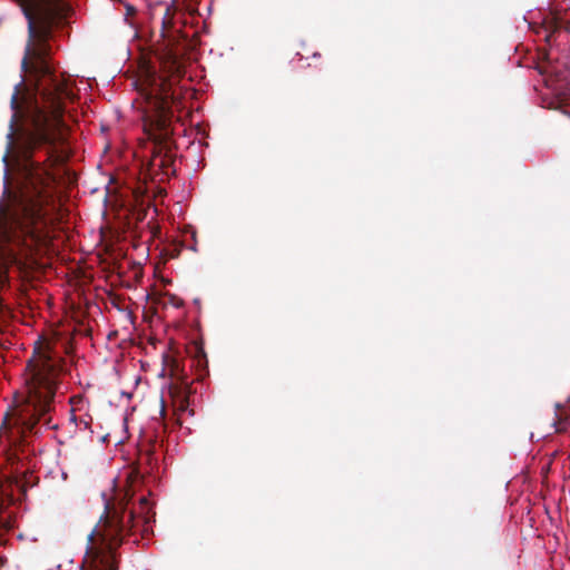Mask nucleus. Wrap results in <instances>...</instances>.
I'll return each mask as SVG.
<instances>
[{
	"label": "nucleus",
	"mask_w": 570,
	"mask_h": 570,
	"mask_svg": "<svg viewBox=\"0 0 570 570\" xmlns=\"http://www.w3.org/2000/svg\"><path fill=\"white\" fill-rule=\"evenodd\" d=\"M181 384L184 385L185 389H188V383L185 382L184 380L181 381Z\"/></svg>",
	"instance_id": "0eeeda50"
},
{
	"label": "nucleus",
	"mask_w": 570,
	"mask_h": 570,
	"mask_svg": "<svg viewBox=\"0 0 570 570\" xmlns=\"http://www.w3.org/2000/svg\"><path fill=\"white\" fill-rule=\"evenodd\" d=\"M31 372L28 381V402L33 407V415L38 422L50 424L48 416L56 395L57 381L60 373L59 361L51 354L49 342L37 343L32 358L28 362Z\"/></svg>",
	"instance_id": "7ed1b4c3"
},
{
	"label": "nucleus",
	"mask_w": 570,
	"mask_h": 570,
	"mask_svg": "<svg viewBox=\"0 0 570 570\" xmlns=\"http://www.w3.org/2000/svg\"><path fill=\"white\" fill-rule=\"evenodd\" d=\"M141 479V472L134 469L128 475L127 489L106 502L100 522L88 534L83 559L87 570H118L117 549L130 538L137 543L138 533L145 538L153 532L150 523L155 521L156 513L148 498L141 495L137 503L134 502L136 487Z\"/></svg>",
	"instance_id": "f03ea898"
},
{
	"label": "nucleus",
	"mask_w": 570,
	"mask_h": 570,
	"mask_svg": "<svg viewBox=\"0 0 570 570\" xmlns=\"http://www.w3.org/2000/svg\"><path fill=\"white\" fill-rule=\"evenodd\" d=\"M187 405V396L185 395L184 396V400L181 401V405H180V409L184 410Z\"/></svg>",
	"instance_id": "423d86ee"
},
{
	"label": "nucleus",
	"mask_w": 570,
	"mask_h": 570,
	"mask_svg": "<svg viewBox=\"0 0 570 570\" xmlns=\"http://www.w3.org/2000/svg\"><path fill=\"white\" fill-rule=\"evenodd\" d=\"M205 358V352L203 350L198 351V363H200L202 360Z\"/></svg>",
	"instance_id": "39448f33"
},
{
	"label": "nucleus",
	"mask_w": 570,
	"mask_h": 570,
	"mask_svg": "<svg viewBox=\"0 0 570 570\" xmlns=\"http://www.w3.org/2000/svg\"><path fill=\"white\" fill-rule=\"evenodd\" d=\"M178 371H179V365L176 361L173 362V364L170 365V374L171 376H177L178 375Z\"/></svg>",
	"instance_id": "20e7f679"
},
{
	"label": "nucleus",
	"mask_w": 570,
	"mask_h": 570,
	"mask_svg": "<svg viewBox=\"0 0 570 570\" xmlns=\"http://www.w3.org/2000/svg\"><path fill=\"white\" fill-rule=\"evenodd\" d=\"M173 13L169 7L161 18V42L154 48V57L159 65L148 62L140 85L144 99V131L149 139L145 149L149 153L145 164L146 175L151 180L164 181L176 174L173 107L179 104V94L175 86L183 75V66L174 46L176 38L170 33Z\"/></svg>",
	"instance_id": "f257e3e1"
}]
</instances>
